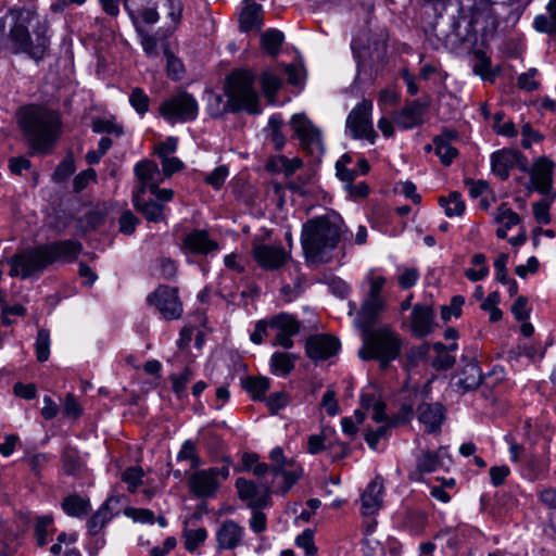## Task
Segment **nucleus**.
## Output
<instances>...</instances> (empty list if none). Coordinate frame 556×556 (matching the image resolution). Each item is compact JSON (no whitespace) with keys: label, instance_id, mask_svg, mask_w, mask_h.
<instances>
[{"label":"nucleus","instance_id":"bf43d9fd","mask_svg":"<svg viewBox=\"0 0 556 556\" xmlns=\"http://www.w3.org/2000/svg\"><path fill=\"white\" fill-rule=\"evenodd\" d=\"M395 425H389L384 424L377 428L376 430H368L365 440L370 448L376 450L378 446V443L381 439L386 438L388 435V431L391 427H394Z\"/></svg>","mask_w":556,"mask_h":556},{"label":"nucleus","instance_id":"423d86ee","mask_svg":"<svg viewBox=\"0 0 556 556\" xmlns=\"http://www.w3.org/2000/svg\"><path fill=\"white\" fill-rule=\"evenodd\" d=\"M10 265L9 275L26 279L37 276L51 265L48 251L45 244L27 248L15 253L8 260Z\"/></svg>","mask_w":556,"mask_h":556},{"label":"nucleus","instance_id":"09e8293b","mask_svg":"<svg viewBox=\"0 0 556 556\" xmlns=\"http://www.w3.org/2000/svg\"><path fill=\"white\" fill-rule=\"evenodd\" d=\"M63 470L68 475L76 473L80 467V458L77 450L73 447H64L62 451Z\"/></svg>","mask_w":556,"mask_h":556},{"label":"nucleus","instance_id":"6ab92c4d","mask_svg":"<svg viewBox=\"0 0 556 556\" xmlns=\"http://www.w3.org/2000/svg\"><path fill=\"white\" fill-rule=\"evenodd\" d=\"M253 256L256 263L266 270L280 268L289 258V254L281 245L265 243L254 244Z\"/></svg>","mask_w":556,"mask_h":556},{"label":"nucleus","instance_id":"1a4fd4ad","mask_svg":"<svg viewBox=\"0 0 556 556\" xmlns=\"http://www.w3.org/2000/svg\"><path fill=\"white\" fill-rule=\"evenodd\" d=\"M367 281L369 283L367 299L357 314V320L363 327L371 326L378 314L383 311L387 305L386 299L381 295L382 289L387 283L386 277L376 275L371 270L367 275Z\"/></svg>","mask_w":556,"mask_h":556},{"label":"nucleus","instance_id":"c03bdc74","mask_svg":"<svg viewBox=\"0 0 556 556\" xmlns=\"http://www.w3.org/2000/svg\"><path fill=\"white\" fill-rule=\"evenodd\" d=\"M178 462L188 460L190 468L194 469L201 465V458L197 452L195 443L191 440H186L177 454Z\"/></svg>","mask_w":556,"mask_h":556},{"label":"nucleus","instance_id":"a878e982","mask_svg":"<svg viewBox=\"0 0 556 556\" xmlns=\"http://www.w3.org/2000/svg\"><path fill=\"white\" fill-rule=\"evenodd\" d=\"M520 160V152L513 149H502L491 155L492 172L502 180L509 177V172Z\"/></svg>","mask_w":556,"mask_h":556},{"label":"nucleus","instance_id":"864d4df0","mask_svg":"<svg viewBox=\"0 0 556 556\" xmlns=\"http://www.w3.org/2000/svg\"><path fill=\"white\" fill-rule=\"evenodd\" d=\"M397 283L402 289L413 288L419 280V271L414 267L399 268Z\"/></svg>","mask_w":556,"mask_h":556},{"label":"nucleus","instance_id":"412c9836","mask_svg":"<svg viewBox=\"0 0 556 556\" xmlns=\"http://www.w3.org/2000/svg\"><path fill=\"white\" fill-rule=\"evenodd\" d=\"M137 186L132 193L146 194L162 182V173L153 161L143 160L135 165Z\"/></svg>","mask_w":556,"mask_h":556},{"label":"nucleus","instance_id":"f3484780","mask_svg":"<svg viewBox=\"0 0 556 556\" xmlns=\"http://www.w3.org/2000/svg\"><path fill=\"white\" fill-rule=\"evenodd\" d=\"M269 327L275 330V345H280L283 349H291L293 346L292 337L300 331V324L294 316L280 313L269 319Z\"/></svg>","mask_w":556,"mask_h":556},{"label":"nucleus","instance_id":"79ce46f5","mask_svg":"<svg viewBox=\"0 0 556 556\" xmlns=\"http://www.w3.org/2000/svg\"><path fill=\"white\" fill-rule=\"evenodd\" d=\"M92 131L96 134H109L115 137L124 135V128L113 118H94L91 124Z\"/></svg>","mask_w":556,"mask_h":556},{"label":"nucleus","instance_id":"13d9d810","mask_svg":"<svg viewBox=\"0 0 556 556\" xmlns=\"http://www.w3.org/2000/svg\"><path fill=\"white\" fill-rule=\"evenodd\" d=\"M192 378V372L189 368H186L181 374L179 375H172L170 380L173 384V391L176 393L178 397H181L185 395V391L187 388V384Z\"/></svg>","mask_w":556,"mask_h":556},{"label":"nucleus","instance_id":"dca6fc26","mask_svg":"<svg viewBox=\"0 0 556 556\" xmlns=\"http://www.w3.org/2000/svg\"><path fill=\"white\" fill-rule=\"evenodd\" d=\"M437 328L435 313L432 306L417 303L413 306L409 317V330L415 338L421 339L431 334Z\"/></svg>","mask_w":556,"mask_h":556},{"label":"nucleus","instance_id":"39448f33","mask_svg":"<svg viewBox=\"0 0 556 556\" xmlns=\"http://www.w3.org/2000/svg\"><path fill=\"white\" fill-rule=\"evenodd\" d=\"M401 348L400 336L389 327H381L365 336L358 355L363 359H378L386 366L400 355Z\"/></svg>","mask_w":556,"mask_h":556},{"label":"nucleus","instance_id":"0eeeda50","mask_svg":"<svg viewBox=\"0 0 556 556\" xmlns=\"http://www.w3.org/2000/svg\"><path fill=\"white\" fill-rule=\"evenodd\" d=\"M271 486L275 492L286 494L302 475V467L294 460L285 457L281 447L270 452Z\"/></svg>","mask_w":556,"mask_h":556},{"label":"nucleus","instance_id":"ea45409f","mask_svg":"<svg viewBox=\"0 0 556 556\" xmlns=\"http://www.w3.org/2000/svg\"><path fill=\"white\" fill-rule=\"evenodd\" d=\"M271 371L278 376H286L294 368V357L291 354L276 352L270 358Z\"/></svg>","mask_w":556,"mask_h":556},{"label":"nucleus","instance_id":"b1692460","mask_svg":"<svg viewBox=\"0 0 556 556\" xmlns=\"http://www.w3.org/2000/svg\"><path fill=\"white\" fill-rule=\"evenodd\" d=\"M51 258V265L55 262L73 263L80 252L83 244L77 240H61L45 244Z\"/></svg>","mask_w":556,"mask_h":556},{"label":"nucleus","instance_id":"4d7b16f0","mask_svg":"<svg viewBox=\"0 0 556 556\" xmlns=\"http://www.w3.org/2000/svg\"><path fill=\"white\" fill-rule=\"evenodd\" d=\"M167 75L173 80H178L184 74V64L169 50H165Z\"/></svg>","mask_w":556,"mask_h":556},{"label":"nucleus","instance_id":"37998d69","mask_svg":"<svg viewBox=\"0 0 556 556\" xmlns=\"http://www.w3.org/2000/svg\"><path fill=\"white\" fill-rule=\"evenodd\" d=\"M50 333L47 329H39L35 341V351L37 361L40 363L47 362L50 356Z\"/></svg>","mask_w":556,"mask_h":556},{"label":"nucleus","instance_id":"7ed1b4c3","mask_svg":"<svg viewBox=\"0 0 556 556\" xmlns=\"http://www.w3.org/2000/svg\"><path fill=\"white\" fill-rule=\"evenodd\" d=\"M343 222L336 214L314 217L302 228L301 243L307 261L323 263L326 255L333 250L342 233Z\"/></svg>","mask_w":556,"mask_h":556},{"label":"nucleus","instance_id":"aec40b11","mask_svg":"<svg viewBox=\"0 0 556 556\" xmlns=\"http://www.w3.org/2000/svg\"><path fill=\"white\" fill-rule=\"evenodd\" d=\"M554 163L546 156L534 160L529 170L533 189L541 194H548L553 187Z\"/></svg>","mask_w":556,"mask_h":556},{"label":"nucleus","instance_id":"3c124183","mask_svg":"<svg viewBox=\"0 0 556 556\" xmlns=\"http://www.w3.org/2000/svg\"><path fill=\"white\" fill-rule=\"evenodd\" d=\"M473 56H475V62L472 65L473 73L481 76L483 79H486L490 76V68H491L490 58L482 50H476L473 53Z\"/></svg>","mask_w":556,"mask_h":556},{"label":"nucleus","instance_id":"c9c22d12","mask_svg":"<svg viewBox=\"0 0 556 556\" xmlns=\"http://www.w3.org/2000/svg\"><path fill=\"white\" fill-rule=\"evenodd\" d=\"M62 508L71 517L81 518L89 511V501L79 495H68L63 500Z\"/></svg>","mask_w":556,"mask_h":556},{"label":"nucleus","instance_id":"69168bd1","mask_svg":"<svg viewBox=\"0 0 556 556\" xmlns=\"http://www.w3.org/2000/svg\"><path fill=\"white\" fill-rule=\"evenodd\" d=\"M536 75L535 68H530L518 77V87L526 91H533L539 87V83L534 79Z\"/></svg>","mask_w":556,"mask_h":556},{"label":"nucleus","instance_id":"e2e57ef3","mask_svg":"<svg viewBox=\"0 0 556 556\" xmlns=\"http://www.w3.org/2000/svg\"><path fill=\"white\" fill-rule=\"evenodd\" d=\"M228 174H229V170H228L227 166L220 165V166H217L212 173H210L206 176L205 181H206V184L211 185L213 188L219 189L224 185L226 178L228 177Z\"/></svg>","mask_w":556,"mask_h":556},{"label":"nucleus","instance_id":"f8f14e48","mask_svg":"<svg viewBox=\"0 0 556 556\" xmlns=\"http://www.w3.org/2000/svg\"><path fill=\"white\" fill-rule=\"evenodd\" d=\"M290 125L303 150L314 156L323 154L324 144L320 131L304 114H294L290 119Z\"/></svg>","mask_w":556,"mask_h":556},{"label":"nucleus","instance_id":"f704fd0d","mask_svg":"<svg viewBox=\"0 0 556 556\" xmlns=\"http://www.w3.org/2000/svg\"><path fill=\"white\" fill-rule=\"evenodd\" d=\"M53 533V518L49 515L37 517L34 526V536L37 546H45Z\"/></svg>","mask_w":556,"mask_h":556},{"label":"nucleus","instance_id":"680f3d73","mask_svg":"<svg viewBox=\"0 0 556 556\" xmlns=\"http://www.w3.org/2000/svg\"><path fill=\"white\" fill-rule=\"evenodd\" d=\"M252 516L249 521V526L251 530L255 533H262L267 529V518L266 515L262 511L263 508H251Z\"/></svg>","mask_w":556,"mask_h":556},{"label":"nucleus","instance_id":"052dcab7","mask_svg":"<svg viewBox=\"0 0 556 556\" xmlns=\"http://www.w3.org/2000/svg\"><path fill=\"white\" fill-rule=\"evenodd\" d=\"M138 224L139 219L130 211H125L118 219L119 231L127 236L134 233Z\"/></svg>","mask_w":556,"mask_h":556},{"label":"nucleus","instance_id":"a19ab883","mask_svg":"<svg viewBox=\"0 0 556 556\" xmlns=\"http://www.w3.org/2000/svg\"><path fill=\"white\" fill-rule=\"evenodd\" d=\"M439 202L447 217L460 216L465 211V203L457 192H452L448 198L441 197Z\"/></svg>","mask_w":556,"mask_h":556},{"label":"nucleus","instance_id":"2eb2a0df","mask_svg":"<svg viewBox=\"0 0 556 556\" xmlns=\"http://www.w3.org/2000/svg\"><path fill=\"white\" fill-rule=\"evenodd\" d=\"M450 465L451 458L445 447L437 451L422 450L416 457V469L410 473V478L419 479L425 473L446 469Z\"/></svg>","mask_w":556,"mask_h":556},{"label":"nucleus","instance_id":"58836bf2","mask_svg":"<svg viewBox=\"0 0 556 556\" xmlns=\"http://www.w3.org/2000/svg\"><path fill=\"white\" fill-rule=\"evenodd\" d=\"M207 531L205 528H185L182 531L184 546L185 548L192 553L197 551L207 539Z\"/></svg>","mask_w":556,"mask_h":556},{"label":"nucleus","instance_id":"49530a36","mask_svg":"<svg viewBox=\"0 0 556 556\" xmlns=\"http://www.w3.org/2000/svg\"><path fill=\"white\" fill-rule=\"evenodd\" d=\"M261 84L265 96L273 100L282 86L281 79L270 71H265L261 75Z\"/></svg>","mask_w":556,"mask_h":556},{"label":"nucleus","instance_id":"f257e3e1","mask_svg":"<svg viewBox=\"0 0 556 556\" xmlns=\"http://www.w3.org/2000/svg\"><path fill=\"white\" fill-rule=\"evenodd\" d=\"M13 24L9 30L11 51L41 61L50 46V25L46 17L27 8L11 10Z\"/></svg>","mask_w":556,"mask_h":556},{"label":"nucleus","instance_id":"2f4dec72","mask_svg":"<svg viewBox=\"0 0 556 556\" xmlns=\"http://www.w3.org/2000/svg\"><path fill=\"white\" fill-rule=\"evenodd\" d=\"M263 25L262 5L255 2H247L240 13V30L248 33L260 30Z\"/></svg>","mask_w":556,"mask_h":556},{"label":"nucleus","instance_id":"9d476101","mask_svg":"<svg viewBox=\"0 0 556 556\" xmlns=\"http://www.w3.org/2000/svg\"><path fill=\"white\" fill-rule=\"evenodd\" d=\"M372 102L364 99L348 115L346 128L354 139H367L374 143L377 134L371 122Z\"/></svg>","mask_w":556,"mask_h":556},{"label":"nucleus","instance_id":"4c0bfd02","mask_svg":"<svg viewBox=\"0 0 556 556\" xmlns=\"http://www.w3.org/2000/svg\"><path fill=\"white\" fill-rule=\"evenodd\" d=\"M283 39L285 36L280 30L270 28L262 34L261 47L266 53L277 55L280 51Z\"/></svg>","mask_w":556,"mask_h":556},{"label":"nucleus","instance_id":"4468645a","mask_svg":"<svg viewBox=\"0 0 556 556\" xmlns=\"http://www.w3.org/2000/svg\"><path fill=\"white\" fill-rule=\"evenodd\" d=\"M147 301L154 305L166 320L178 319L182 315V304L176 288L160 286L148 295Z\"/></svg>","mask_w":556,"mask_h":556},{"label":"nucleus","instance_id":"6e6552de","mask_svg":"<svg viewBox=\"0 0 556 556\" xmlns=\"http://www.w3.org/2000/svg\"><path fill=\"white\" fill-rule=\"evenodd\" d=\"M159 113L168 123H187L197 118L199 105L192 94L179 91L162 102Z\"/></svg>","mask_w":556,"mask_h":556},{"label":"nucleus","instance_id":"c756f323","mask_svg":"<svg viewBox=\"0 0 556 556\" xmlns=\"http://www.w3.org/2000/svg\"><path fill=\"white\" fill-rule=\"evenodd\" d=\"M361 404L364 409L371 412V418L376 422H384L389 425H399L403 422L400 417H389L384 412V403L376 399L375 394L372 393L362 394Z\"/></svg>","mask_w":556,"mask_h":556},{"label":"nucleus","instance_id":"a18cd8bd","mask_svg":"<svg viewBox=\"0 0 556 556\" xmlns=\"http://www.w3.org/2000/svg\"><path fill=\"white\" fill-rule=\"evenodd\" d=\"M143 476L144 472L141 467L132 466L122 472L121 480L127 484V490L134 493L142 484Z\"/></svg>","mask_w":556,"mask_h":556},{"label":"nucleus","instance_id":"72a5a7b5","mask_svg":"<svg viewBox=\"0 0 556 556\" xmlns=\"http://www.w3.org/2000/svg\"><path fill=\"white\" fill-rule=\"evenodd\" d=\"M533 27L539 33L556 36V0H548L546 13L534 17Z\"/></svg>","mask_w":556,"mask_h":556},{"label":"nucleus","instance_id":"bb28decb","mask_svg":"<svg viewBox=\"0 0 556 556\" xmlns=\"http://www.w3.org/2000/svg\"><path fill=\"white\" fill-rule=\"evenodd\" d=\"M456 138V130L445 129L433 139L434 152L444 165H450L458 154L456 148L452 146V141Z\"/></svg>","mask_w":556,"mask_h":556},{"label":"nucleus","instance_id":"f03ea898","mask_svg":"<svg viewBox=\"0 0 556 556\" xmlns=\"http://www.w3.org/2000/svg\"><path fill=\"white\" fill-rule=\"evenodd\" d=\"M17 125L29 146L39 153H48L59 138V114L45 106L26 105L16 112Z\"/></svg>","mask_w":556,"mask_h":556},{"label":"nucleus","instance_id":"473e14b6","mask_svg":"<svg viewBox=\"0 0 556 556\" xmlns=\"http://www.w3.org/2000/svg\"><path fill=\"white\" fill-rule=\"evenodd\" d=\"M493 218L500 227L496 229V237L505 239L507 231L520 223L519 215L514 212L507 204L502 203L493 213Z\"/></svg>","mask_w":556,"mask_h":556},{"label":"nucleus","instance_id":"774afa93","mask_svg":"<svg viewBox=\"0 0 556 556\" xmlns=\"http://www.w3.org/2000/svg\"><path fill=\"white\" fill-rule=\"evenodd\" d=\"M532 208H533V215L538 223L547 225L551 222L549 204L546 201L542 200V201L535 202L532 205Z\"/></svg>","mask_w":556,"mask_h":556},{"label":"nucleus","instance_id":"393cba45","mask_svg":"<svg viewBox=\"0 0 556 556\" xmlns=\"http://www.w3.org/2000/svg\"><path fill=\"white\" fill-rule=\"evenodd\" d=\"M383 479L376 477L364 490L361 496V510L364 516L375 515L383 502Z\"/></svg>","mask_w":556,"mask_h":556},{"label":"nucleus","instance_id":"338daca9","mask_svg":"<svg viewBox=\"0 0 556 556\" xmlns=\"http://www.w3.org/2000/svg\"><path fill=\"white\" fill-rule=\"evenodd\" d=\"M521 146L525 149L531 148L533 142L541 141L543 139V136L534 130L529 124H526L521 128Z\"/></svg>","mask_w":556,"mask_h":556},{"label":"nucleus","instance_id":"8fccbe9b","mask_svg":"<svg viewBox=\"0 0 556 556\" xmlns=\"http://www.w3.org/2000/svg\"><path fill=\"white\" fill-rule=\"evenodd\" d=\"M129 103L139 115H144L149 111L150 98L141 88L136 87L130 92Z\"/></svg>","mask_w":556,"mask_h":556},{"label":"nucleus","instance_id":"c85d7f7f","mask_svg":"<svg viewBox=\"0 0 556 556\" xmlns=\"http://www.w3.org/2000/svg\"><path fill=\"white\" fill-rule=\"evenodd\" d=\"M134 206L140 212L147 220L161 223L165 220V205L155 200L144 199V194L132 193Z\"/></svg>","mask_w":556,"mask_h":556},{"label":"nucleus","instance_id":"5fc2aeb1","mask_svg":"<svg viewBox=\"0 0 556 556\" xmlns=\"http://www.w3.org/2000/svg\"><path fill=\"white\" fill-rule=\"evenodd\" d=\"M298 547L302 548L307 556H314L317 553V547L314 543V533L311 529L304 530L295 539Z\"/></svg>","mask_w":556,"mask_h":556},{"label":"nucleus","instance_id":"e433bc0d","mask_svg":"<svg viewBox=\"0 0 556 556\" xmlns=\"http://www.w3.org/2000/svg\"><path fill=\"white\" fill-rule=\"evenodd\" d=\"M76 540L75 534L60 533L56 538V542L50 547L51 556H79V552L71 547Z\"/></svg>","mask_w":556,"mask_h":556},{"label":"nucleus","instance_id":"ddd939ff","mask_svg":"<svg viewBox=\"0 0 556 556\" xmlns=\"http://www.w3.org/2000/svg\"><path fill=\"white\" fill-rule=\"evenodd\" d=\"M236 488L239 498L250 508H267L271 506V488L269 481L255 482L238 478Z\"/></svg>","mask_w":556,"mask_h":556},{"label":"nucleus","instance_id":"cd10ccee","mask_svg":"<svg viewBox=\"0 0 556 556\" xmlns=\"http://www.w3.org/2000/svg\"><path fill=\"white\" fill-rule=\"evenodd\" d=\"M425 113L426 108L414 101L396 113L394 122L400 128L410 129L422 124Z\"/></svg>","mask_w":556,"mask_h":556},{"label":"nucleus","instance_id":"a211bd4d","mask_svg":"<svg viewBox=\"0 0 556 556\" xmlns=\"http://www.w3.org/2000/svg\"><path fill=\"white\" fill-rule=\"evenodd\" d=\"M180 247L185 253L198 255H207L219 250L217 241L212 239L205 229H193L186 233Z\"/></svg>","mask_w":556,"mask_h":556},{"label":"nucleus","instance_id":"6e6d98bb","mask_svg":"<svg viewBox=\"0 0 556 556\" xmlns=\"http://www.w3.org/2000/svg\"><path fill=\"white\" fill-rule=\"evenodd\" d=\"M109 520V511L106 508L99 509L87 522L88 532L97 535Z\"/></svg>","mask_w":556,"mask_h":556},{"label":"nucleus","instance_id":"de8ad7c7","mask_svg":"<svg viewBox=\"0 0 556 556\" xmlns=\"http://www.w3.org/2000/svg\"><path fill=\"white\" fill-rule=\"evenodd\" d=\"M244 388L254 400H260L269 389V380L265 377H250L245 380Z\"/></svg>","mask_w":556,"mask_h":556},{"label":"nucleus","instance_id":"5701e85b","mask_svg":"<svg viewBox=\"0 0 556 556\" xmlns=\"http://www.w3.org/2000/svg\"><path fill=\"white\" fill-rule=\"evenodd\" d=\"M245 534L244 528L231 519L224 520L216 531V542L219 549H235L241 545Z\"/></svg>","mask_w":556,"mask_h":556},{"label":"nucleus","instance_id":"9b49d317","mask_svg":"<svg viewBox=\"0 0 556 556\" xmlns=\"http://www.w3.org/2000/svg\"><path fill=\"white\" fill-rule=\"evenodd\" d=\"M228 475L227 467L197 470L188 480L190 492L198 497H211L218 490L220 481L226 480Z\"/></svg>","mask_w":556,"mask_h":556},{"label":"nucleus","instance_id":"603ef678","mask_svg":"<svg viewBox=\"0 0 556 556\" xmlns=\"http://www.w3.org/2000/svg\"><path fill=\"white\" fill-rule=\"evenodd\" d=\"M465 299L462 295H454L448 305L441 307V318L448 321L452 317H459L462 315V307Z\"/></svg>","mask_w":556,"mask_h":556},{"label":"nucleus","instance_id":"7c9ffc66","mask_svg":"<svg viewBox=\"0 0 556 556\" xmlns=\"http://www.w3.org/2000/svg\"><path fill=\"white\" fill-rule=\"evenodd\" d=\"M417 413L419 421L429 432L437 431L444 419L443 407L439 403H422L418 406Z\"/></svg>","mask_w":556,"mask_h":556},{"label":"nucleus","instance_id":"0e129e2a","mask_svg":"<svg viewBox=\"0 0 556 556\" xmlns=\"http://www.w3.org/2000/svg\"><path fill=\"white\" fill-rule=\"evenodd\" d=\"M289 404V395L286 392L273 393L266 401V405L271 412L276 414Z\"/></svg>","mask_w":556,"mask_h":556},{"label":"nucleus","instance_id":"20e7f679","mask_svg":"<svg viewBox=\"0 0 556 556\" xmlns=\"http://www.w3.org/2000/svg\"><path fill=\"white\" fill-rule=\"evenodd\" d=\"M254 83L255 75L250 70L235 71L227 77L225 92L233 111L244 110L251 114L261 112Z\"/></svg>","mask_w":556,"mask_h":556},{"label":"nucleus","instance_id":"4be33fe9","mask_svg":"<svg viewBox=\"0 0 556 556\" xmlns=\"http://www.w3.org/2000/svg\"><path fill=\"white\" fill-rule=\"evenodd\" d=\"M305 348L309 358L321 361L334 355L340 349V342L329 334H315L306 340Z\"/></svg>","mask_w":556,"mask_h":556}]
</instances>
